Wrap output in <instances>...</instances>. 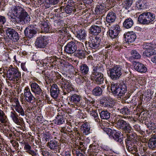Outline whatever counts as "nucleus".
I'll return each mask as SVG.
<instances>
[{"instance_id":"obj_41","label":"nucleus","mask_w":156,"mask_h":156,"mask_svg":"<svg viewBox=\"0 0 156 156\" xmlns=\"http://www.w3.org/2000/svg\"><path fill=\"white\" fill-rule=\"evenodd\" d=\"M100 114L101 118L102 119H108L110 116V113L107 111H101Z\"/></svg>"},{"instance_id":"obj_26","label":"nucleus","mask_w":156,"mask_h":156,"mask_svg":"<svg viewBox=\"0 0 156 156\" xmlns=\"http://www.w3.org/2000/svg\"><path fill=\"white\" fill-rule=\"evenodd\" d=\"M47 146L49 147L51 150H54L56 151H57V150H59L60 149L57 142L55 140H50L47 144Z\"/></svg>"},{"instance_id":"obj_5","label":"nucleus","mask_w":156,"mask_h":156,"mask_svg":"<svg viewBox=\"0 0 156 156\" xmlns=\"http://www.w3.org/2000/svg\"><path fill=\"white\" fill-rule=\"evenodd\" d=\"M154 15L150 12H145L141 14L138 18V21L143 24L152 23L155 19Z\"/></svg>"},{"instance_id":"obj_53","label":"nucleus","mask_w":156,"mask_h":156,"mask_svg":"<svg viewBox=\"0 0 156 156\" xmlns=\"http://www.w3.org/2000/svg\"><path fill=\"white\" fill-rule=\"evenodd\" d=\"M133 3V0H126L123 6L124 8L128 9L132 5Z\"/></svg>"},{"instance_id":"obj_55","label":"nucleus","mask_w":156,"mask_h":156,"mask_svg":"<svg viewBox=\"0 0 156 156\" xmlns=\"http://www.w3.org/2000/svg\"><path fill=\"white\" fill-rule=\"evenodd\" d=\"M147 127L150 129L154 130L156 128V126L154 124L151 122H149L147 125Z\"/></svg>"},{"instance_id":"obj_34","label":"nucleus","mask_w":156,"mask_h":156,"mask_svg":"<svg viewBox=\"0 0 156 156\" xmlns=\"http://www.w3.org/2000/svg\"><path fill=\"white\" fill-rule=\"evenodd\" d=\"M133 24V20L130 18L126 19L123 23L124 27L128 29L131 28Z\"/></svg>"},{"instance_id":"obj_12","label":"nucleus","mask_w":156,"mask_h":156,"mask_svg":"<svg viewBox=\"0 0 156 156\" xmlns=\"http://www.w3.org/2000/svg\"><path fill=\"white\" fill-rule=\"evenodd\" d=\"M6 35L9 38L14 41H17L19 39L18 33L13 29L7 28L5 30Z\"/></svg>"},{"instance_id":"obj_30","label":"nucleus","mask_w":156,"mask_h":156,"mask_svg":"<svg viewBox=\"0 0 156 156\" xmlns=\"http://www.w3.org/2000/svg\"><path fill=\"white\" fill-rule=\"evenodd\" d=\"M90 156H96L97 154L99 151L98 147L95 145H90Z\"/></svg>"},{"instance_id":"obj_21","label":"nucleus","mask_w":156,"mask_h":156,"mask_svg":"<svg viewBox=\"0 0 156 156\" xmlns=\"http://www.w3.org/2000/svg\"><path fill=\"white\" fill-rule=\"evenodd\" d=\"M126 148L127 151L131 153L136 154L137 151V146L133 142L126 143Z\"/></svg>"},{"instance_id":"obj_29","label":"nucleus","mask_w":156,"mask_h":156,"mask_svg":"<svg viewBox=\"0 0 156 156\" xmlns=\"http://www.w3.org/2000/svg\"><path fill=\"white\" fill-rule=\"evenodd\" d=\"M80 130L84 135H87L90 133V127L87 123L83 124L80 127Z\"/></svg>"},{"instance_id":"obj_42","label":"nucleus","mask_w":156,"mask_h":156,"mask_svg":"<svg viewBox=\"0 0 156 156\" xmlns=\"http://www.w3.org/2000/svg\"><path fill=\"white\" fill-rule=\"evenodd\" d=\"M128 123L123 120H119L116 122V124L119 128L122 129Z\"/></svg>"},{"instance_id":"obj_59","label":"nucleus","mask_w":156,"mask_h":156,"mask_svg":"<svg viewBox=\"0 0 156 156\" xmlns=\"http://www.w3.org/2000/svg\"><path fill=\"white\" fill-rule=\"evenodd\" d=\"M143 6H142V3H141L140 1L137 2H136V7L138 9H141Z\"/></svg>"},{"instance_id":"obj_35","label":"nucleus","mask_w":156,"mask_h":156,"mask_svg":"<svg viewBox=\"0 0 156 156\" xmlns=\"http://www.w3.org/2000/svg\"><path fill=\"white\" fill-rule=\"evenodd\" d=\"M80 70L83 75H85L88 73L89 71V68L86 64H83L80 66Z\"/></svg>"},{"instance_id":"obj_45","label":"nucleus","mask_w":156,"mask_h":156,"mask_svg":"<svg viewBox=\"0 0 156 156\" xmlns=\"http://www.w3.org/2000/svg\"><path fill=\"white\" fill-rule=\"evenodd\" d=\"M122 130L125 133L127 134H129L131 133L132 132V127L130 124L128 123L126 126H125Z\"/></svg>"},{"instance_id":"obj_32","label":"nucleus","mask_w":156,"mask_h":156,"mask_svg":"<svg viewBox=\"0 0 156 156\" xmlns=\"http://www.w3.org/2000/svg\"><path fill=\"white\" fill-rule=\"evenodd\" d=\"M126 135L127 138L125 141V143L133 142V141L136 140L137 138L136 134L134 133H133L130 135L127 133Z\"/></svg>"},{"instance_id":"obj_61","label":"nucleus","mask_w":156,"mask_h":156,"mask_svg":"<svg viewBox=\"0 0 156 156\" xmlns=\"http://www.w3.org/2000/svg\"><path fill=\"white\" fill-rule=\"evenodd\" d=\"M25 63H22L21 64V68L23 71H25L27 70V69L25 66Z\"/></svg>"},{"instance_id":"obj_6","label":"nucleus","mask_w":156,"mask_h":156,"mask_svg":"<svg viewBox=\"0 0 156 156\" xmlns=\"http://www.w3.org/2000/svg\"><path fill=\"white\" fill-rule=\"evenodd\" d=\"M7 77L9 80L15 83L21 79V73L17 68L10 67L7 71Z\"/></svg>"},{"instance_id":"obj_13","label":"nucleus","mask_w":156,"mask_h":156,"mask_svg":"<svg viewBox=\"0 0 156 156\" xmlns=\"http://www.w3.org/2000/svg\"><path fill=\"white\" fill-rule=\"evenodd\" d=\"M11 103L12 108L19 114V115H20L22 116H24L25 114L24 111L20 105L18 100L17 99H14L12 100Z\"/></svg>"},{"instance_id":"obj_38","label":"nucleus","mask_w":156,"mask_h":156,"mask_svg":"<svg viewBox=\"0 0 156 156\" xmlns=\"http://www.w3.org/2000/svg\"><path fill=\"white\" fill-rule=\"evenodd\" d=\"M85 53L86 51L84 50L79 49L76 51L75 55L78 58L82 59L85 58Z\"/></svg>"},{"instance_id":"obj_36","label":"nucleus","mask_w":156,"mask_h":156,"mask_svg":"<svg viewBox=\"0 0 156 156\" xmlns=\"http://www.w3.org/2000/svg\"><path fill=\"white\" fill-rule=\"evenodd\" d=\"M10 115L12 120L15 123L17 124H20V122L18 118V116L14 111L13 112H11Z\"/></svg>"},{"instance_id":"obj_52","label":"nucleus","mask_w":156,"mask_h":156,"mask_svg":"<svg viewBox=\"0 0 156 156\" xmlns=\"http://www.w3.org/2000/svg\"><path fill=\"white\" fill-rule=\"evenodd\" d=\"M60 131L61 132L66 134H69V132H72V131L69 126L67 127H65L62 128Z\"/></svg>"},{"instance_id":"obj_16","label":"nucleus","mask_w":156,"mask_h":156,"mask_svg":"<svg viewBox=\"0 0 156 156\" xmlns=\"http://www.w3.org/2000/svg\"><path fill=\"white\" fill-rule=\"evenodd\" d=\"M76 49L77 47L75 43L71 41L66 46L64 51L68 54H71L76 51Z\"/></svg>"},{"instance_id":"obj_2","label":"nucleus","mask_w":156,"mask_h":156,"mask_svg":"<svg viewBox=\"0 0 156 156\" xmlns=\"http://www.w3.org/2000/svg\"><path fill=\"white\" fill-rule=\"evenodd\" d=\"M56 76L57 79H61L58 80V84L62 88L63 94L66 95L70 92L74 90V89L71 83L67 81L63 77H62L60 74L57 73L56 74Z\"/></svg>"},{"instance_id":"obj_22","label":"nucleus","mask_w":156,"mask_h":156,"mask_svg":"<svg viewBox=\"0 0 156 156\" xmlns=\"http://www.w3.org/2000/svg\"><path fill=\"white\" fill-rule=\"evenodd\" d=\"M126 41L128 43L133 42L136 38L135 34L133 31L128 32L125 35Z\"/></svg>"},{"instance_id":"obj_11","label":"nucleus","mask_w":156,"mask_h":156,"mask_svg":"<svg viewBox=\"0 0 156 156\" xmlns=\"http://www.w3.org/2000/svg\"><path fill=\"white\" fill-rule=\"evenodd\" d=\"M36 27L35 25H33L28 26L24 30L25 35L29 38H33L37 33Z\"/></svg>"},{"instance_id":"obj_14","label":"nucleus","mask_w":156,"mask_h":156,"mask_svg":"<svg viewBox=\"0 0 156 156\" xmlns=\"http://www.w3.org/2000/svg\"><path fill=\"white\" fill-rule=\"evenodd\" d=\"M100 39L98 37L96 36L89 41L88 45L90 48L92 49H98L100 48Z\"/></svg>"},{"instance_id":"obj_7","label":"nucleus","mask_w":156,"mask_h":156,"mask_svg":"<svg viewBox=\"0 0 156 156\" xmlns=\"http://www.w3.org/2000/svg\"><path fill=\"white\" fill-rule=\"evenodd\" d=\"M142 47L146 50L143 52V55L150 57L156 54V51L154 49L156 48V44L153 43H145L142 45Z\"/></svg>"},{"instance_id":"obj_4","label":"nucleus","mask_w":156,"mask_h":156,"mask_svg":"<svg viewBox=\"0 0 156 156\" xmlns=\"http://www.w3.org/2000/svg\"><path fill=\"white\" fill-rule=\"evenodd\" d=\"M111 90L114 94L119 96H122L126 92L127 87L123 82H121L119 85H118L116 83L113 82L112 83Z\"/></svg>"},{"instance_id":"obj_50","label":"nucleus","mask_w":156,"mask_h":156,"mask_svg":"<svg viewBox=\"0 0 156 156\" xmlns=\"http://www.w3.org/2000/svg\"><path fill=\"white\" fill-rule=\"evenodd\" d=\"M54 11L56 12L57 13L55 14V16L58 17V15L61 13H63L64 12V7L61 6L59 8L57 9H55Z\"/></svg>"},{"instance_id":"obj_9","label":"nucleus","mask_w":156,"mask_h":156,"mask_svg":"<svg viewBox=\"0 0 156 156\" xmlns=\"http://www.w3.org/2000/svg\"><path fill=\"white\" fill-rule=\"evenodd\" d=\"M82 98L80 95L75 94L71 96L69 99L70 102L68 104L72 107L77 108L81 105Z\"/></svg>"},{"instance_id":"obj_20","label":"nucleus","mask_w":156,"mask_h":156,"mask_svg":"<svg viewBox=\"0 0 156 156\" xmlns=\"http://www.w3.org/2000/svg\"><path fill=\"white\" fill-rule=\"evenodd\" d=\"M86 109L87 111L90 113V115L94 118L95 121L97 122H100V119L97 112V110L94 109L92 107H87Z\"/></svg>"},{"instance_id":"obj_28","label":"nucleus","mask_w":156,"mask_h":156,"mask_svg":"<svg viewBox=\"0 0 156 156\" xmlns=\"http://www.w3.org/2000/svg\"><path fill=\"white\" fill-rule=\"evenodd\" d=\"M65 117L63 116V115L62 114V113L61 112L60 114L59 112L55 119V123L57 125L62 124L65 122Z\"/></svg>"},{"instance_id":"obj_15","label":"nucleus","mask_w":156,"mask_h":156,"mask_svg":"<svg viewBox=\"0 0 156 156\" xmlns=\"http://www.w3.org/2000/svg\"><path fill=\"white\" fill-rule=\"evenodd\" d=\"M120 29L119 26L117 24L112 25L109 30V35L112 38H117L120 32Z\"/></svg>"},{"instance_id":"obj_58","label":"nucleus","mask_w":156,"mask_h":156,"mask_svg":"<svg viewBox=\"0 0 156 156\" xmlns=\"http://www.w3.org/2000/svg\"><path fill=\"white\" fill-rule=\"evenodd\" d=\"M49 4L51 5H54L58 4L59 0H48Z\"/></svg>"},{"instance_id":"obj_23","label":"nucleus","mask_w":156,"mask_h":156,"mask_svg":"<svg viewBox=\"0 0 156 156\" xmlns=\"http://www.w3.org/2000/svg\"><path fill=\"white\" fill-rule=\"evenodd\" d=\"M148 147L151 150L156 149V135L152 136L148 142Z\"/></svg>"},{"instance_id":"obj_62","label":"nucleus","mask_w":156,"mask_h":156,"mask_svg":"<svg viewBox=\"0 0 156 156\" xmlns=\"http://www.w3.org/2000/svg\"><path fill=\"white\" fill-rule=\"evenodd\" d=\"M116 132V130H112V131L109 134L108 136H110V137L112 138L113 137V136L115 133V132Z\"/></svg>"},{"instance_id":"obj_10","label":"nucleus","mask_w":156,"mask_h":156,"mask_svg":"<svg viewBox=\"0 0 156 156\" xmlns=\"http://www.w3.org/2000/svg\"><path fill=\"white\" fill-rule=\"evenodd\" d=\"M24 96L25 100L27 102L33 104L36 101V99L31 92L28 87H26L24 89Z\"/></svg>"},{"instance_id":"obj_1","label":"nucleus","mask_w":156,"mask_h":156,"mask_svg":"<svg viewBox=\"0 0 156 156\" xmlns=\"http://www.w3.org/2000/svg\"><path fill=\"white\" fill-rule=\"evenodd\" d=\"M7 15L10 21L15 25L20 23L23 24L30 20L27 12L19 6L12 7L7 13Z\"/></svg>"},{"instance_id":"obj_40","label":"nucleus","mask_w":156,"mask_h":156,"mask_svg":"<svg viewBox=\"0 0 156 156\" xmlns=\"http://www.w3.org/2000/svg\"><path fill=\"white\" fill-rule=\"evenodd\" d=\"M8 120L3 112L0 109V122L2 123H6Z\"/></svg>"},{"instance_id":"obj_3","label":"nucleus","mask_w":156,"mask_h":156,"mask_svg":"<svg viewBox=\"0 0 156 156\" xmlns=\"http://www.w3.org/2000/svg\"><path fill=\"white\" fill-rule=\"evenodd\" d=\"M104 70L103 67L100 64L94 65L93 67L91 76L98 83L101 84L103 82L104 78L102 72Z\"/></svg>"},{"instance_id":"obj_60","label":"nucleus","mask_w":156,"mask_h":156,"mask_svg":"<svg viewBox=\"0 0 156 156\" xmlns=\"http://www.w3.org/2000/svg\"><path fill=\"white\" fill-rule=\"evenodd\" d=\"M104 131L106 133L109 135L112 131V129L109 128H105L104 129Z\"/></svg>"},{"instance_id":"obj_8","label":"nucleus","mask_w":156,"mask_h":156,"mask_svg":"<svg viewBox=\"0 0 156 156\" xmlns=\"http://www.w3.org/2000/svg\"><path fill=\"white\" fill-rule=\"evenodd\" d=\"M110 77L113 80L118 79L122 74V68L118 66H114L109 69Z\"/></svg>"},{"instance_id":"obj_51","label":"nucleus","mask_w":156,"mask_h":156,"mask_svg":"<svg viewBox=\"0 0 156 156\" xmlns=\"http://www.w3.org/2000/svg\"><path fill=\"white\" fill-rule=\"evenodd\" d=\"M65 11L68 14H70L72 13L73 11L75 10V9H73V8L70 5L66 6L65 8Z\"/></svg>"},{"instance_id":"obj_46","label":"nucleus","mask_w":156,"mask_h":156,"mask_svg":"<svg viewBox=\"0 0 156 156\" xmlns=\"http://www.w3.org/2000/svg\"><path fill=\"white\" fill-rule=\"evenodd\" d=\"M118 110H119L120 113L124 115H128L130 114V110L126 107H124L123 108L120 109L119 108Z\"/></svg>"},{"instance_id":"obj_47","label":"nucleus","mask_w":156,"mask_h":156,"mask_svg":"<svg viewBox=\"0 0 156 156\" xmlns=\"http://www.w3.org/2000/svg\"><path fill=\"white\" fill-rule=\"evenodd\" d=\"M131 54L132 57L138 59L141 57V55L136 50H133L131 51Z\"/></svg>"},{"instance_id":"obj_56","label":"nucleus","mask_w":156,"mask_h":156,"mask_svg":"<svg viewBox=\"0 0 156 156\" xmlns=\"http://www.w3.org/2000/svg\"><path fill=\"white\" fill-rule=\"evenodd\" d=\"M76 81L77 83L81 84L84 82L85 80L84 78L82 76H80V77L77 78Z\"/></svg>"},{"instance_id":"obj_18","label":"nucleus","mask_w":156,"mask_h":156,"mask_svg":"<svg viewBox=\"0 0 156 156\" xmlns=\"http://www.w3.org/2000/svg\"><path fill=\"white\" fill-rule=\"evenodd\" d=\"M59 89L56 84H53L50 89L51 96L54 99H56L58 97L59 93Z\"/></svg>"},{"instance_id":"obj_48","label":"nucleus","mask_w":156,"mask_h":156,"mask_svg":"<svg viewBox=\"0 0 156 156\" xmlns=\"http://www.w3.org/2000/svg\"><path fill=\"white\" fill-rule=\"evenodd\" d=\"M22 143L24 146V148L25 150H26V152L28 153L29 151L31 150V146L27 142H22Z\"/></svg>"},{"instance_id":"obj_57","label":"nucleus","mask_w":156,"mask_h":156,"mask_svg":"<svg viewBox=\"0 0 156 156\" xmlns=\"http://www.w3.org/2000/svg\"><path fill=\"white\" fill-rule=\"evenodd\" d=\"M28 153L32 156H40L37 151H35L33 150H31L28 152Z\"/></svg>"},{"instance_id":"obj_39","label":"nucleus","mask_w":156,"mask_h":156,"mask_svg":"<svg viewBox=\"0 0 156 156\" xmlns=\"http://www.w3.org/2000/svg\"><path fill=\"white\" fill-rule=\"evenodd\" d=\"M120 132H118L116 131L115 133L113 136V138L115 140L121 143H123V138L121 136Z\"/></svg>"},{"instance_id":"obj_54","label":"nucleus","mask_w":156,"mask_h":156,"mask_svg":"<svg viewBox=\"0 0 156 156\" xmlns=\"http://www.w3.org/2000/svg\"><path fill=\"white\" fill-rule=\"evenodd\" d=\"M84 146H83L82 147H79V146H78L77 147L78 149H76V150H74V151H73V154H74V152H76L77 150H79L80 152H81L83 154V153L86 151V144L85 143H84Z\"/></svg>"},{"instance_id":"obj_24","label":"nucleus","mask_w":156,"mask_h":156,"mask_svg":"<svg viewBox=\"0 0 156 156\" xmlns=\"http://www.w3.org/2000/svg\"><path fill=\"white\" fill-rule=\"evenodd\" d=\"M134 68L135 70L141 73H145L147 70V68L143 64L139 62L136 63Z\"/></svg>"},{"instance_id":"obj_63","label":"nucleus","mask_w":156,"mask_h":156,"mask_svg":"<svg viewBox=\"0 0 156 156\" xmlns=\"http://www.w3.org/2000/svg\"><path fill=\"white\" fill-rule=\"evenodd\" d=\"M95 23L97 24H101V19L99 18L95 20Z\"/></svg>"},{"instance_id":"obj_31","label":"nucleus","mask_w":156,"mask_h":156,"mask_svg":"<svg viewBox=\"0 0 156 156\" xmlns=\"http://www.w3.org/2000/svg\"><path fill=\"white\" fill-rule=\"evenodd\" d=\"M87 34L84 30L81 29L77 32L76 37L80 40H84L86 39Z\"/></svg>"},{"instance_id":"obj_43","label":"nucleus","mask_w":156,"mask_h":156,"mask_svg":"<svg viewBox=\"0 0 156 156\" xmlns=\"http://www.w3.org/2000/svg\"><path fill=\"white\" fill-rule=\"evenodd\" d=\"M41 28L45 32H48L49 30V27L47 23L45 21L42 22L41 23Z\"/></svg>"},{"instance_id":"obj_64","label":"nucleus","mask_w":156,"mask_h":156,"mask_svg":"<svg viewBox=\"0 0 156 156\" xmlns=\"http://www.w3.org/2000/svg\"><path fill=\"white\" fill-rule=\"evenodd\" d=\"M37 64L39 65L41 67H45V66H46V64L44 63L42 61L39 62Z\"/></svg>"},{"instance_id":"obj_17","label":"nucleus","mask_w":156,"mask_h":156,"mask_svg":"<svg viewBox=\"0 0 156 156\" xmlns=\"http://www.w3.org/2000/svg\"><path fill=\"white\" fill-rule=\"evenodd\" d=\"M48 44V42L44 36L38 37L37 38L35 45L38 48H44Z\"/></svg>"},{"instance_id":"obj_33","label":"nucleus","mask_w":156,"mask_h":156,"mask_svg":"<svg viewBox=\"0 0 156 156\" xmlns=\"http://www.w3.org/2000/svg\"><path fill=\"white\" fill-rule=\"evenodd\" d=\"M105 7L103 4L97 5L95 10V12L97 14H101L105 12Z\"/></svg>"},{"instance_id":"obj_19","label":"nucleus","mask_w":156,"mask_h":156,"mask_svg":"<svg viewBox=\"0 0 156 156\" xmlns=\"http://www.w3.org/2000/svg\"><path fill=\"white\" fill-rule=\"evenodd\" d=\"M31 91L35 95H41L43 93L42 90L40 86L36 83H30Z\"/></svg>"},{"instance_id":"obj_37","label":"nucleus","mask_w":156,"mask_h":156,"mask_svg":"<svg viewBox=\"0 0 156 156\" xmlns=\"http://www.w3.org/2000/svg\"><path fill=\"white\" fill-rule=\"evenodd\" d=\"M102 93V89L99 87H96L94 88L92 91L93 95L95 96H98L101 95Z\"/></svg>"},{"instance_id":"obj_44","label":"nucleus","mask_w":156,"mask_h":156,"mask_svg":"<svg viewBox=\"0 0 156 156\" xmlns=\"http://www.w3.org/2000/svg\"><path fill=\"white\" fill-rule=\"evenodd\" d=\"M6 22V18L4 16L0 15V32L2 30L3 25Z\"/></svg>"},{"instance_id":"obj_49","label":"nucleus","mask_w":156,"mask_h":156,"mask_svg":"<svg viewBox=\"0 0 156 156\" xmlns=\"http://www.w3.org/2000/svg\"><path fill=\"white\" fill-rule=\"evenodd\" d=\"M94 102L95 101L91 99H86L85 100L86 104H87V106H88L87 107H92L93 108H94Z\"/></svg>"},{"instance_id":"obj_25","label":"nucleus","mask_w":156,"mask_h":156,"mask_svg":"<svg viewBox=\"0 0 156 156\" xmlns=\"http://www.w3.org/2000/svg\"><path fill=\"white\" fill-rule=\"evenodd\" d=\"M116 18V14L113 12H109L108 14L106 17V22L109 23V25H110V23L114 22Z\"/></svg>"},{"instance_id":"obj_27","label":"nucleus","mask_w":156,"mask_h":156,"mask_svg":"<svg viewBox=\"0 0 156 156\" xmlns=\"http://www.w3.org/2000/svg\"><path fill=\"white\" fill-rule=\"evenodd\" d=\"M90 33L94 35H97L101 32V27L98 26L94 25L90 28Z\"/></svg>"}]
</instances>
